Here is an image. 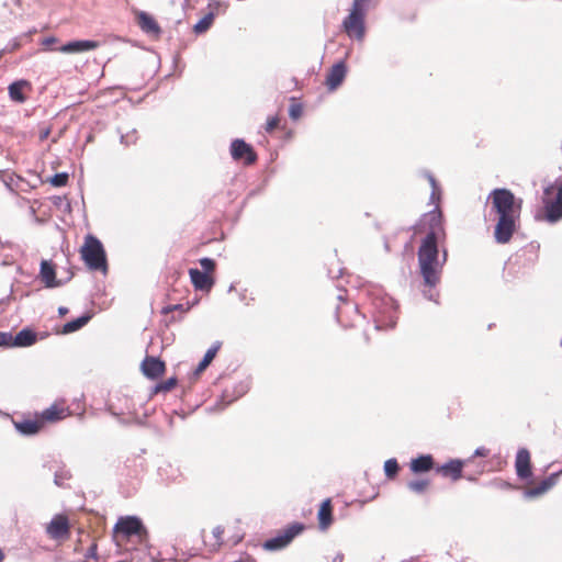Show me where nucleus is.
Here are the masks:
<instances>
[{
	"instance_id": "obj_42",
	"label": "nucleus",
	"mask_w": 562,
	"mask_h": 562,
	"mask_svg": "<svg viewBox=\"0 0 562 562\" xmlns=\"http://www.w3.org/2000/svg\"><path fill=\"white\" fill-rule=\"evenodd\" d=\"M21 46L20 42L18 40H14L12 44H10V47L7 48L8 52H14L19 49Z\"/></svg>"
},
{
	"instance_id": "obj_37",
	"label": "nucleus",
	"mask_w": 562,
	"mask_h": 562,
	"mask_svg": "<svg viewBox=\"0 0 562 562\" xmlns=\"http://www.w3.org/2000/svg\"><path fill=\"white\" fill-rule=\"evenodd\" d=\"M173 312H179L182 315L187 312V308H184V306L182 304H175V305H167V306L162 307V310H161V314H164L166 316Z\"/></svg>"
},
{
	"instance_id": "obj_20",
	"label": "nucleus",
	"mask_w": 562,
	"mask_h": 562,
	"mask_svg": "<svg viewBox=\"0 0 562 562\" xmlns=\"http://www.w3.org/2000/svg\"><path fill=\"white\" fill-rule=\"evenodd\" d=\"M409 469L414 474H420L428 472L435 468L434 458L431 454H420L414 458L409 462Z\"/></svg>"
},
{
	"instance_id": "obj_36",
	"label": "nucleus",
	"mask_w": 562,
	"mask_h": 562,
	"mask_svg": "<svg viewBox=\"0 0 562 562\" xmlns=\"http://www.w3.org/2000/svg\"><path fill=\"white\" fill-rule=\"evenodd\" d=\"M280 125V117L278 115L268 117L265 130L267 133H272Z\"/></svg>"
},
{
	"instance_id": "obj_25",
	"label": "nucleus",
	"mask_w": 562,
	"mask_h": 562,
	"mask_svg": "<svg viewBox=\"0 0 562 562\" xmlns=\"http://www.w3.org/2000/svg\"><path fill=\"white\" fill-rule=\"evenodd\" d=\"M15 427L21 434L35 435L44 428V425L40 416H36L34 419H24L15 423Z\"/></svg>"
},
{
	"instance_id": "obj_26",
	"label": "nucleus",
	"mask_w": 562,
	"mask_h": 562,
	"mask_svg": "<svg viewBox=\"0 0 562 562\" xmlns=\"http://www.w3.org/2000/svg\"><path fill=\"white\" fill-rule=\"evenodd\" d=\"M221 342L214 344L204 355L203 359L199 363V366L195 369V374L199 375L202 373L213 361V359L216 357L217 351L221 348Z\"/></svg>"
},
{
	"instance_id": "obj_16",
	"label": "nucleus",
	"mask_w": 562,
	"mask_h": 562,
	"mask_svg": "<svg viewBox=\"0 0 562 562\" xmlns=\"http://www.w3.org/2000/svg\"><path fill=\"white\" fill-rule=\"evenodd\" d=\"M100 46L98 41L82 40V41H72L64 44L58 48L60 53L64 54H77L89 50H94Z\"/></svg>"
},
{
	"instance_id": "obj_45",
	"label": "nucleus",
	"mask_w": 562,
	"mask_h": 562,
	"mask_svg": "<svg viewBox=\"0 0 562 562\" xmlns=\"http://www.w3.org/2000/svg\"><path fill=\"white\" fill-rule=\"evenodd\" d=\"M58 312L60 315H65L68 313V310H67V307H59Z\"/></svg>"
},
{
	"instance_id": "obj_31",
	"label": "nucleus",
	"mask_w": 562,
	"mask_h": 562,
	"mask_svg": "<svg viewBox=\"0 0 562 562\" xmlns=\"http://www.w3.org/2000/svg\"><path fill=\"white\" fill-rule=\"evenodd\" d=\"M400 471V465L396 459H389L384 462V472L389 480H394Z\"/></svg>"
},
{
	"instance_id": "obj_19",
	"label": "nucleus",
	"mask_w": 562,
	"mask_h": 562,
	"mask_svg": "<svg viewBox=\"0 0 562 562\" xmlns=\"http://www.w3.org/2000/svg\"><path fill=\"white\" fill-rule=\"evenodd\" d=\"M560 473L561 472L553 473L541 482L532 484L527 488L526 495L529 497H537L547 493L557 483Z\"/></svg>"
},
{
	"instance_id": "obj_47",
	"label": "nucleus",
	"mask_w": 562,
	"mask_h": 562,
	"mask_svg": "<svg viewBox=\"0 0 562 562\" xmlns=\"http://www.w3.org/2000/svg\"><path fill=\"white\" fill-rule=\"evenodd\" d=\"M362 337H363L364 342L368 344V341H369L368 336L364 333H362Z\"/></svg>"
},
{
	"instance_id": "obj_11",
	"label": "nucleus",
	"mask_w": 562,
	"mask_h": 562,
	"mask_svg": "<svg viewBox=\"0 0 562 562\" xmlns=\"http://www.w3.org/2000/svg\"><path fill=\"white\" fill-rule=\"evenodd\" d=\"M71 412L64 401L55 402L44 409L40 416L43 425L54 424L70 416Z\"/></svg>"
},
{
	"instance_id": "obj_21",
	"label": "nucleus",
	"mask_w": 562,
	"mask_h": 562,
	"mask_svg": "<svg viewBox=\"0 0 562 562\" xmlns=\"http://www.w3.org/2000/svg\"><path fill=\"white\" fill-rule=\"evenodd\" d=\"M318 526L322 530H327L334 519H333V504L330 498H326L322 502L318 513H317Z\"/></svg>"
},
{
	"instance_id": "obj_14",
	"label": "nucleus",
	"mask_w": 562,
	"mask_h": 562,
	"mask_svg": "<svg viewBox=\"0 0 562 562\" xmlns=\"http://www.w3.org/2000/svg\"><path fill=\"white\" fill-rule=\"evenodd\" d=\"M140 369L146 378L156 380L165 373L166 364L164 361L156 357L147 356L143 360Z\"/></svg>"
},
{
	"instance_id": "obj_35",
	"label": "nucleus",
	"mask_w": 562,
	"mask_h": 562,
	"mask_svg": "<svg viewBox=\"0 0 562 562\" xmlns=\"http://www.w3.org/2000/svg\"><path fill=\"white\" fill-rule=\"evenodd\" d=\"M200 266L202 267L203 271L207 274L212 273L215 270V261L211 258H202L200 259Z\"/></svg>"
},
{
	"instance_id": "obj_46",
	"label": "nucleus",
	"mask_w": 562,
	"mask_h": 562,
	"mask_svg": "<svg viewBox=\"0 0 562 562\" xmlns=\"http://www.w3.org/2000/svg\"><path fill=\"white\" fill-rule=\"evenodd\" d=\"M5 559V554L3 552V550L0 548V562H3Z\"/></svg>"
},
{
	"instance_id": "obj_7",
	"label": "nucleus",
	"mask_w": 562,
	"mask_h": 562,
	"mask_svg": "<svg viewBox=\"0 0 562 562\" xmlns=\"http://www.w3.org/2000/svg\"><path fill=\"white\" fill-rule=\"evenodd\" d=\"M542 204L548 222L555 223L562 218V180L544 188Z\"/></svg>"
},
{
	"instance_id": "obj_10",
	"label": "nucleus",
	"mask_w": 562,
	"mask_h": 562,
	"mask_svg": "<svg viewBox=\"0 0 562 562\" xmlns=\"http://www.w3.org/2000/svg\"><path fill=\"white\" fill-rule=\"evenodd\" d=\"M231 155L234 160L243 161L244 165L250 166L257 161V154L244 139H234L231 144Z\"/></svg>"
},
{
	"instance_id": "obj_30",
	"label": "nucleus",
	"mask_w": 562,
	"mask_h": 562,
	"mask_svg": "<svg viewBox=\"0 0 562 562\" xmlns=\"http://www.w3.org/2000/svg\"><path fill=\"white\" fill-rule=\"evenodd\" d=\"M178 380L176 378H169L164 382L156 384L153 390L154 394L158 393H167L173 390L177 386Z\"/></svg>"
},
{
	"instance_id": "obj_44",
	"label": "nucleus",
	"mask_w": 562,
	"mask_h": 562,
	"mask_svg": "<svg viewBox=\"0 0 562 562\" xmlns=\"http://www.w3.org/2000/svg\"><path fill=\"white\" fill-rule=\"evenodd\" d=\"M57 40L55 37H48L44 41V44L45 45H48V44H53L55 43Z\"/></svg>"
},
{
	"instance_id": "obj_22",
	"label": "nucleus",
	"mask_w": 562,
	"mask_h": 562,
	"mask_svg": "<svg viewBox=\"0 0 562 562\" xmlns=\"http://www.w3.org/2000/svg\"><path fill=\"white\" fill-rule=\"evenodd\" d=\"M40 277L46 288H56L61 284L56 280L55 266L47 260H43L41 263Z\"/></svg>"
},
{
	"instance_id": "obj_39",
	"label": "nucleus",
	"mask_w": 562,
	"mask_h": 562,
	"mask_svg": "<svg viewBox=\"0 0 562 562\" xmlns=\"http://www.w3.org/2000/svg\"><path fill=\"white\" fill-rule=\"evenodd\" d=\"M86 558L87 559H93L95 561L99 560L97 542L93 541L91 543V546L88 548L87 553H86Z\"/></svg>"
},
{
	"instance_id": "obj_17",
	"label": "nucleus",
	"mask_w": 562,
	"mask_h": 562,
	"mask_svg": "<svg viewBox=\"0 0 562 562\" xmlns=\"http://www.w3.org/2000/svg\"><path fill=\"white\" fill-rule=\"evenodd\" d=\"M8 90H9V95H10L11 100L19 102V103H23L27 99L25 91L31 92L32 85L27 80H18V81L12 82L9 86Z\"/></svg>"
},
{
	"instance_id": "obj_8",
	"label": "nucleus",
	"mask_w": 562,
	"mask_h": 562,
	"mask_svg": "<svg viewBox=\"0 0 562 562\" xmlns=\"http://www.w3.org/2000/svg\"><path fill=\"white\" fill-rule=\"evenodd\" d=\"M305 526L302 522H292L284 529L279 530L277 536L266 540L262 543V548L267 551H278L288 547L295 537L302 533Z\"/></svg>"
},
{
	"instance_id": "obj_27",
	"label": "nucleus",
	"mask_w": 562,
	"mask_h": 562,
	"mask_svg": "<svg viewBox=\"0 0 562 562\" xmlns=\"http://www.w3.org/2000/svg\"><path fill=\"white\" fill-rule=\"evenodd\" d=\"M90 319H91V315H89V314L82 315L71 322L66 323L63 327L61 333L70 334V333L77 331L80 328H82Z\"/></svg>"
},
{
	"instance_id": "obj_34",
	"label": "nucleus",
	"mask_w": 562,
	"mask_h": 562,
	"mask_svg": "<svg viewBox=\"0 0 562 562\" xmlns=\"http://www.w3.org/2000/svg\"><path fill=\"white\" fill-rule=\"evenodd\" d=\"M69 176L66 172L56 173L49 179V183L54 187H65L68 182Z\"/></svg>"
},
{
	"instance_id": "obj_18",
	"label": "nucleus",
	"mask_w": 562,
	"mask_h": 562,
	"mask_svg": "<svg viewBox=\"0 0 562 562\" xmlns=\"http://www.w3.org/2000/svg\"><path fill=\"white\" fill-rule=\"evenodd\" d=\"M346 77V66L342 61L335 64L328 71L326 85L329 90H335Z\"/></svg>"
},
{
	"instance_id": "obj_40",
	"label": "nucleus",
	"mask_w": 562,
	"mask_h": 562,
	"mask_svg": "<svg viewBox=\"0 0 562 562\" xmlns=\"http://www.w3.org/2000/svg\"><path fill=\"white\" fill-rule=\"evenodd\" d=\"M12 335L9 333H0V347L11 344Z\"/></svg>"
},
{
	"instance_id": "obj_6",
	"label": "nucleus",
	"mask_w": 562,
	"mask_h": 562,
	"mask_svg": "<svg viewBox=\"0 0 562 562\" xmlns=\"http://www.w3.org/2000/svg\"><path fill=\"white\" fill-rule=\"evenodd\" d=\"M80 255L90 270L106 273L108 262L105 250L95 236L89 234L85 237V243L80 248Z\"/></svg>"
},
{
	"instance_id": "obj_4",
	"label": "nucleus",
	"mask_w": 562,
	"mask_h": 562,
	"mask_svg": "<svg viewBox=\"0 0 562 562\" xmlns=\"http://www.w3.org/2000/svg\"><path fill=\"white\" fill-rule=\"evenodd\" d=\"M116 542L123 544L130 540L143 543L147 540L148 532L143 521L136 516L120 517L113 528Z\"/></svg>"
},
{
	"instance_id": "obj_2",
	"label": "nucleus",
	"mask_w": 562,
	"mask_h": 562,
	"mask_svg": "<svg viewBox=\"0 0 562 562\" xmlns=\"http://www.w3.org/2000/svg\"><path fill=\"white\" fill-rule=\"evenodd\" d=\"M488 200L496 218L494 238L498 244H507L519 227L522 200L508 189H494Z\"/></svg>"
},
{
	"instance_id": "obj_5",
	"label": "nucleus",
	"mask_w": 562,
	"mask_h": 562,
	"mask_svg": "<svg viewBox=\"0 0 562 562\" xmlns=\"http://www.w3.org/2000/svg\"><path fill=\"white\" fill-rule=\"evenodd\" d=\"M371 0H353L349 14L342 21V29L350 38L362 41L366 35V15Z\"/></svg>"
},
{
	"instance_id": "obj_29",
	"label": "nucleus",
	"mask_w": 562,
	"mask_h": 562,
	"mask_svg": "<svg viewBox=\"0 0 562 562\" xmlns=\"http://www.w3.org/2000/svg\"><path fill=\"white\" fill-rule=\"evenodd\" d=\"M348 313H352V314H355V316L357 318H360V315H359L356 306L350 305V304H345L344 306L339 307L337 311V318L344 326H348V323L345 319V315Z\"/></svg>"
},
{
	"instance_id": "obj_13",
	"label": "nucleus",
	"mask_w": 562,
	"mask_h": 562,
	"mask_svg": "<svg viewBox=\"0 0 562 562\" xmlns=\"http://www.w3.org/2000/svg\"><path fill=\"white\" fill-rule=\"evenodd\" d=\"M133 12L137 25L144 33L155 38L160 36L161 27L151 14L140 10H134Z\"/></svg>"
},
{
	"instance_id": "obj_23",
	"label": "nucleus",
	"mask_w": 562,
	"mask_h": 562,
	"mask_svg": "<svg viewBox=\"0 0 562 562\" xmlns=\"http://www.w3.org/2000/svg\"><path fill=\"white\" fill-rule=\"evenodd\" d=\"M189 274L191 282L196 290L209 291L213 285V279L210 274L202 272L198 269H190Z\"/></svg>"
},
{
	"instance_id": "obj_12",
	"label": "nucleus",
	"mask_w": 562,
	"mask_h": 562,
	"mask_svg": "<svg viewBox=\"0 0 562 562\" xmlns=\"http://www.w3.org/2000/svg\"><path fill=\"white\" fill-rule=\"evenodd\" d=\"M470 463H472V458H469L464 461L453 459L442 465L436 467V472L443 477L456 482L463 476V468Z\"/></svg>"
},
{
	"instance_id": "obj_15",
	"label": "nucleus",
	"mask_w": 562,
	"mask_h": 562,
	"mask_svg": "<svg viewBox=\"0 0 562 562\" xmlns=\"http://www.w3.org/2000/svg\"><path fill=\"white\" fill-rule=\"evenodd\" d=\"M515 468L518 477L522 480L529 479L532 475L530 452L526 448L518 450Z\"/></svg>"
},
{
	"instance_id": "obj_33",
	"label": "nucleus",
	"mask_w": 562,
	"mask_h": 562,
	"mask_svg": "<svg viewBox=\"0 0 562 562\" xmlns=\"http://www.w3.org/2000/svg\"><path fill=\"white\" fill-rule=\"evenodd\" d=\"M303 114V105L295 101L294 98L291 99V104L289 108V115L292 120H299Z\"/></svg>"
},
{
	"instance_id": "obj_3",
	"label": "nucleus",
	"mask_w": 562,
	"mask_h": 562,
	"mask_svg": "<svg viewBox=\"0 0 562 562\" xmlns=\"http://www.w3.org/2000/svg\"><path fill=\"white\" fill-rule=\"evenodd\" d=\"M244 538L241 529L232 522L213 526L202 531V540L207 552H217L223 546L234 547Z\"/></svg>"
},
{
	"instance_id": "obj_24",
	"label": "nucleus",
	"mask_w": 562,
	"mask_h": 562,
	"mask_svg": "<svg viewBox=\"0 0 562 562\" xmlns=\"http://www.w3.org/2000/svg\"><path fill=\"white\" fill-rule=\"evenodd\" d=\"M37 340L36 334L29 328L22 329L14 337L12 336L11 344L8 347H29Z\"/></svg>"
},
{
	"instance_id": "obj_9",
	"label": "nucleus",
	"mask_w": 562,
	"mask_h": 562,
	"mask_svg": "<svg viewBox=\"0 0 562 562\" xmlns=\"http://www.w3.org/2000/svg\"><path fill=\"white\" fill-rule=\"evenodd\" d=\"M46 533L54 540H67L70 537V524L68 517L64 514L55 515L46 526Z\"/></svg>"
},
{
	"instance_id": "obj_28",
	"label": "nucleus",
	"mask_w": 562,
	"mask_h": 562,
	"mask_svg": "<svg viewBox=\"0 0 562 562\" xmlns=\"http://www.w3.org/2000/svg\"><path fill=\"white\" fill-rule=\"evenodd\" d=\"M407 487L413 493L424 494L430 487V480H428V479L412 480L407 483Z\"/></svg>"
},
{
	"instance_id": "obj_38",
	"label": "nucleus",
	"mask_w": 562,
	"mask_h": 562,
	"mask_svg": "<svg viewBox=\"0 0 562 562\" xmlns=\"http://www.w3.org/2000/svg\"><path fill=\"white\" fill-rule=\"evenodd\" d=\"M427 178H428V181H429V183H430V186L432 188L431 200L439 199L440 189L438 187V183H437L436 179L431 175H428Z\"/></svg>"
},
{
	"instance_id": "obj_43",
	"label": "nucleus",
	"mask_w": 562,
	"mask_h": 562,
	"mask_svg": "<svg viewBox=\"0 0 562 562\" xmlns=\"http://www.w3.org/2000/svg\"><path fill=\"white\" fill-rule=\"evenodd\" d=\"M194 555H196V552H191V553H189L188 555H187V554H184V553H182V557H181V558H178V555H177V557H175L173 559H175L176 561H182V562H186L190 557H194Z\"/></svg>"
},
{
	"instance_id": "obj_41",
	"label": "nucleus",
	"mask_w": 562,
	"mask_h": 562,
	"mask_svg": "<svg viewBox=\"0 0 562 562\" xmlns=\"http://www.w3.org/2000/svg\"><path fill=\"white\" fill-rule=\"evenodd\" d=\"M490 454V449L485 448V447H480L475 450L474 452V456L471 457L472 458V462L474 461V458L475 457H487Z\"/></svg>"
},
{
	"instance_id": "obj_1",
	"label": "nucleus",
	"mask_w": 562,
	"mask_h": 562,
	"mask_svg": "<svg viewBox=\"0 0 562 562\" xmlns=\"http://www.w3.org/2000/svg\"><path fill=\"white\" fill-rule=\"evenodd\" d=\"M419 227L427 228L426 236L418 248L420 273L425 283L434 286L439 282L442 265L447 260L446 249L442 250V262H439L438 259V246L445 243L447 238L442 213L438 206L424 215Z\"/></svg>"
},
{
	"instance_id": "obj_32",
	"label": "nucleus",
	"mask_w": 562,
	"mask_h": 562,
	"mask_svg": "<svg viewBox=\"0 0 562 562\" xmlns=\"http://www.w3.org/2000/svg\"><path fill=\"white\" fill-rule=\"evenodd\" d=\"M214 21V15L212 13L206 14L194 26L193 30L196 34L204 33L207 31Z\"/></svg>"
}]
</instances>
